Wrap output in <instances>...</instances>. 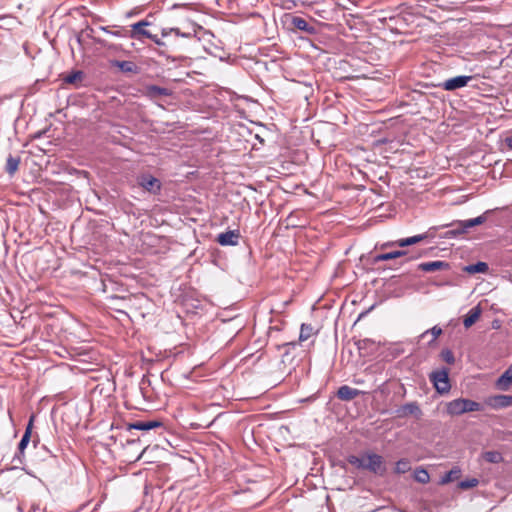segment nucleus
I'll list each match as a JSON object with an SVG mask.
<instances>
[{
    "instance_id": "obj_15",
    "label": "nucleus",
    "mask_w": 512,
    "mask_h": 512,
    "mask_svg": "<svg viewBox=\"0 0 512 512\" xmlns=\"http://www.w3.org/2000/svg\"><path fill=\"white\" fill-rule=\"evenodd\" d=\"M163 423L158 420L136 421L128 425V429H136L141 431H149L155 428H162Z\"/></svg>"
},
{
    "instance_id": "obj_7",
    "label": "nucleus",
    "mask_w": 512,
    "mask_h": 512,
    "mask_svg": "<svg viewBox=\"0 0 512 512\" xmlns=\"http://www.w3.org/2000/svg\"><path fill=\"white\" fill-rule=\"evenodd\" d=\"M32 425H33V417L30 418L28 425L25 429V432L18 444V453L15 455L13 461L18 462V464H23V453L25 448L27 447L32 433Z\"/></svg>"
},
{
    "instance_id": "obj_34",
    "label": "nucleus",
    "mask_w": 512,
    "mask_h": 512,
    "mask_svg": "<svg viewBox=\"0 0 512 512\" xmlns=\"http://www.w3.org/2000/svg\"><path fill=\"white\" fill-rule=\"evenodd\" d=\"M479 481L476 478L466 479L459 483L461 489H470L478 485Z\"/></svg>"
},
{
    "instance_id": "obj_40",
    "label": "nucleus",
    "mask_w": 512,
    "mask_h": 512,
    "mask_svg": "<svg viewBox=\"0 0 512 512\" xmlns=\"http://www.w3.org/2000/svg\"><path fill=\"white\" fill-rule=\"evenodd\" d=\"M354 383H355V384H362V383H363V380L355 379V380H354Z\"/></svg>"
},
{
    "instance_id": "obj_8",
    "label": "nucleus",
    "mask_w": 512,
    "mask_h": 512,
    "mask_svg": "<svg viewBox=\"0 0 512 512\" xmlns=\"http://www.w3.org/2000/svg\"><path fill=\"white\" fill-rule=\"evenodd\" d=\"M396 417L405 418L409 415H414L420 418L422 415L421 409L417 402L406 403L395 410Z\"/></svg>"
},
{
    "instance_id": "obj_26",
    "label": "nucleus",
    "mask_w": 512,
    "mask_h": 512,
    "mask_svg": "<svg viewBox=\"0 0 512 512\" xmlns=\"http://www.w3.org/2000/svg\"><path fill=\"white\" fill-rule=\"evenodd\" d=\"M171 33H174L176 36H180L183 38H191L193 37V33L191 32H181L179 28H163L161 30L162 37H167Z\"/></svg>"
},
{
    "instance_id": "obj_31",
    "label": "nucleus",
    "mask_w": 512,
    "mask_h": 512,
    "mask_svg": "<svg viewBox=\"0 0 512 512\" xmlns=\"http://www.w3.org/2000/svg\"><path fill=\"white\" fill-rule=\"evenodd\" d=\"M441 333H442V329L440 327H438V326H434L431 329L426 330L425 332H423L420 335V338L423 339L428 334H431L432 335V339L430 340V342H434L441 335Z\"/></svg>"
},
{
    "instance_id": "obj_12",
    "label": "nucleus",
    "mask_w": 512,
    "mask_h": 512,
    "mask_svg": "<svg viewBox=\"0 0 512 512\" xmlns=\"http://www.w3.org/2000/svg\"><path fill=\"white\" fill-rule=\"evenodd\" d=\"M171 94L172 92L168 88L157 85H147L144 89V95L151 100H155L162 96H170Z\"/></svg>"
},
{
    "instance_id": "obj_28",
    "label": "nucleus",
    "mask_w": 512,
    "mask_h": 512,
    "mask_svg": "<svg viewBox=\"0 0 512 512\" xmlns=\"http://www.w3.org/2000/svg\"><path fill=\"white\" fill-rule=\"evenodd\" d=\"M483 458L489 463H499L503 459L501 453L498 451H487L483 453Z\"/></svg>"
},
{
    "instance_id": "obj_4",
    "label": "nucleus",
    "mask_w": 512,
    "mask_h": 512,
    "mask_svg": "<svg viewBox=\"0 0 512 512\" xmlns=\"http://www.w3.org/2000/svg\"><path fill=\"white\" fill-rule=\"evenodd\" d=\"M137 183L144 190L154 195L159 194L162 188L160 180L150 174H142L138 176Z\"/></svg>"
},
{
    "instance_id": "obj_29",
    "label": "nucleus",
    "mask_w": 512,
    "mask_h": 512,
    "mask_svg": "<svg viewBox=\"0 0 512 512\" xmlns=\"http://www.w3.org/2000/svg\"><path fill=\"white\" fill-rule=\"evenodd\" d=\"M348 462L358 469H365L366 455H363L361 457L351 455L348 457Z\"/></svg>"
},
{
    "instance_id": "obj_38",
    "label": "nucleus",
    "mask_w": 512,
    "mask_h": 512,
    "mask_svg": "<svg viewBox=\"0 0 512 512\" xmlns=\"http://www.w3.org/2000/svg\"><path fill=\"white\" fill-rule=\"evenodd\" d=\"M103 31L107 32V33H110L112 35H115V36H119V31H116V32H111V31H108L105 27H102L101 28Z\"/></svg>"
},
{
    "instance_id": "obj_22",
    "label": "nucleus",
    "mask_w": 512,
    "mask_h": 512,
    "mask_svg": "<svg viewBox=\"0 0 512 512\" xmlns=\"http://www.w3.org/2000/svg\"><path fill=\"white\" fill-rule=\"evenodd\" d=\"M19 164H20L19 157H14L12 155H9L7 158V161H6V167H5L6 172L10 176H13L16 173V171L18 170Z\"/></svg>"
},
{
    "instance_id": "obj_1",
    "label": "nucleus",
    "mask_w": 512,
    "mask_h": 512,
    "mask_svg": "<svg viewBox=\"0 0 512 512\" xmlns=\"http://www.w3.org/2000/svg\"><path fill=\"white\" fill-rule=\"evenodd\" d=\"M480 410H482V405L479 402L465 398L454 399L446 404V411L451 416Z\"/></svg>"
},
{
    "instance_id": "obj_2",
    "label": "nucleus",
    "mask_w": 512,
    "mask_h": 512,
    "mask_svg": "<svg viewBox=\"0 0 512 512\" xmlns=\"http://www.w3.org/2000/svg\"><path fill=\"white\" fill-rule=\"evenodd\" d=\"M430 380L438 393L445 394L449 392L451 385L447 370L443 369L432 372L430 374Z\"/></svg>"
},
{
    "instance_id": "obj_20",
    "label": "nucleus",
    "mask_w": 512,
    "mask_h": 512,
    "mask_svg": "<svg viewBox=\"0 0 512 512\" xmlns=\"http://www.w3.org/2000/svg\"><path fill=\"white\" fill-rule=\"evenodd\" d=\"M114 65L124 73L136 74L139 71L138 66L132 61H116Z\"/></svg>"
},
{
    "instance_id": "obj_13",
    "label": "nucleus",
    "mask_w": 512,
    "mask_h": 512,
    "mask_svg": "<svg viewBox=\"0 0 512 512\" xmlns=\"http://www.w3.org/2000/svg\"><path fill=\"white\" fill-rule=\"evenodd\" d=\"M450 265L446 261L436 260L430 262H423L418 265V269L424 272H435L438 270H447Z\"/></svg>"
},
{
    "instance_id": "obj_39",
    "label": "nucleus",
    "mask_w": 512,
    "mask_h": 512,
    "mask_svg": "<svg viewBox=\"0 0 512 512\" xmlns=\"http://www.w3.org/2000/svg\"><path fill=\"white\" fill-rule=\"evenodd\" d=\"M95 41L101 45H105L104 41L98 38H95Z\"/></svg>"
},
{
    "instance_id": "obj_11",
    "label": "nucleus",
    "mask_w": 512,
    "mask_h": 512,
    "mask_svg": "<svg viewBox=\"0 0 512 512\" xmlns=\"http://www.w3.org/2000/svg\"><path fill=\"white\" fill-rule=\"evenodd\" d=\"M487 404L494 409H502L512 406L511 395H495L487 399Z\"/></svg>"
},
{
    "instance_id": "obj_32",
    "label": "nucleus",
    "mask_w": 512,
    "mask_h": 512,
    "mask_svg": "<svg viewBox=\"0 0 512 512\" xmlns=\"http://www.w3.org/2000/svg\"><path fill=\"white\" fill-rule=\"evenodd\" d=\"M83 79V72L82 71H75L69 75H67L64 79L65 83L68 84H76L78 81H81Z\"/></svg>"
},
{
    "instance_id": "obj_30",
    "label": "nucleus",
    "mask_w": 512,
    "mask_h": 512,
    "mask_svg": "<svg viewBox=\"0 0 512 512\" xmlns=\"http://www.w3.org/2000/svg\"><path fill=\"white\" fill-rule=\"evenodd\" d=\"M410 462L407 459H400L396 462L395 472L397 474H404L410 470Z\"/></svg>"
},
{
    "instance_id": "obj_35",
    "label": "nucleus",
    "mask_w": 512,
    "mask_h": 512,
    "mask_svg": "<svg viewBox=\"0 0 512 512\" xmlns=\"http://www.w3.org/2000/svg\"><path fill=\"white\" fill-rule=\"evenodd\" d=\"M442 358L448 364H453L455 362V358H454L452 351H450L448 349L442 351Z\"/></svg>"
},
{
    "instance_id": "obj_27",
    "label": "nucleus",
    "mask_w": 512,
    "mask_h": 512,
    "mask_svg": "<svg viewBox=\"0 0 512 512\" xmlns=\"http://www.w3.org/2000/svg\"><path fill=\"white\" fill-rule=\"evenodd\" d=\"M461 470L458 467L452 468L440 480L441 484H447L456 480L460 476Z\"/></svg>"
},
{
    "instance_id": "obj_41",
    "label": "nucleus",
    "mask_w": 512,
    "mask_h": 512,
    "mask_svg": "<svg viewBox=\"0 0 512 512\" xmlns=\"http://www.w3.org/2000/svg\"><path fill=\"white\" fill-rule=\"evenodd\" d=\"M400 353H401V351H400V350H395L394 355H395V356H397V355H399Z\"/></svg>"
},
{
    "instance_id": "obj_6",
    "label": "nucleus",
    "mask_w": 512,
    "mask_h": 512,
    "mask_svg": "<svg viewBox=\"0 0 512 512\" xmlns=\"http://www.w3.org/2000/svg\"><path fill=\"white\" fill-rule=\"evenodd\" d=\"M365 469L375 474L383 475L385 472V466L383 465L382 456L375 453L366 454Z\"/></svg>"
},
{
    "instance_id": "obj_23",
    "label": "nucleus",
    "mask_w": 512,
    "mask_h": 512,
    "mask_svg": "<svg viewBox=\"0 0 512 512\" xmlns=\"http://www.w3.org/2000/svg\"><path fill=\"white\" fill-rule=\"evenodd\" d=\"M425 238H426V235L419 234V235H415V236H412V237L400 239V240L396 241L394 243V245H397L399 247H405V246H409V245H413V244L419 243V242H421Z\"/></svg>"
},
{
    "instance_id": "obj_3",
    "label": "nucleus",
    "mask_w": 512,
    "mask_h": 512,
    "mask_svg": "<svg viewBox=\"0 0 512 512\" xmlns=\"http://www.w3.org/2000/svg\"><path fill=\"white\" fill-rule=\"evenodd\" d=\"M284 20L285 23L290 24L292 28L303 31L308 35H315L317 32L316 28L308 24V22L302 17L287 13L284 15Z\"/></svg>"
},
{
    "instance_id": "obj_14",
    "label": "nucleus",
    "mask_w": 512,
    "mask_h": 512,
    "mask_svg": "<svg viewBox=\"0 0 512 512\" xmlns=\"http://www.w3.org/2000/svg\"><path fill=\"white\" fill-rule=\"evenodd\" d=\"M512 385V364L496 380L495 386L501 391H508Z\"/></svg>"
},
{
    "instance_id": "obj_24",
    "label": "nucleus",
    "mask_w": 512,
    "mask_h": 512,
    "mask_svg": "<svg viewBox=\"0 0 512 512\" xmlns=\"http://www.w3.org/2000/svg\"><path fill=\"white\" fill-rule=\"evenodd\" d=\"M445 227H452V229L448 230L446 233H445V237L446 238H453V237H456L460 234H464L466 233V231H462L461 230V225H460V220L459 221H455L451 224H448V225H445Z\"/></svg>"
},
{
    "instance_id": "obj_17",
    "label": "nucleus",
    "mask_w": 512,
    "mask_h": 512,
    "mask_svg": "<svg viewBox=\"0 0 512 512\" xmlns=\"http://www.w3.org/2000/svg\"><path fill=\"white\" fill-rule=\"evenodd\" d=\"M406 252L403 251V250H397V251H392V252H388V253H382V254H378L375 256V262H382V261H387V260H391V259H396V258H404V262H408L411 258L410 257H406Z\"/></svg>"
},
{
    "instance_id": "obj_21",
    "label": "nucleus",
    "mask_w": 512,
    "mask_h": 512,
    "mask_svg": "<svg viewBox=\"0 0 512 512\" xmlns=\"http://www.w3.org/2000/svg\"><path fill=\"white\" fill-rule=\"evenodd\" d=\"M489 267L488 264L485 262H477L476 264L467 265L463 268V271L469 273V274H475V273H486L488 271Z\"/></svg>"
},
{
    "instance_id": "obj_16",
    "label": "nucleus",
    "mask_w": 512,
    "mask_h": 512,
    "mask_svg": "<svg viewBox=\"0 0 512 512\" xmlns=\"http://www.w3.org/2000/svg\"><path fill=\"white\" fill-rule=\"evenodd\" d=\"M362 393L363 392L358 389L351 388L348 385H343L337 390L336 396L342 401H351Z\"/></svg>"
},
{
    "instance_id": "obj_37",
    "label": "nucleus",
    "mask_w": 512,
    "mask_h": 512,
    "mask_svg": "<svg viewBox=\"0 0 512 512\" xmlns=\"http://www.w3.org/2000/svg\"><path fill=\"white\" fill-rule=\"evenodd\" d=\"M505 145L512 150V136H509L505 139Z\"/></svg>"
},
{
    "instance_id": "obj_33",
    "label": "nucleus",
    "mask_w": 512,
    "mask_h": 512,
    "mask_svg": "<svg viewBox=\"0 0 512 512\" xmlns=\"http://www.w3.org/2000/svg\"><path fill=\"white\" fill-rule=\"evenodd\" d=\"M415 480L419 483L426 484L430 480V476L425 469H418L415 472Z\"/></svg>"
},
{
    "instance_id": "obj_9",
    "label": "nucleus",
    "mask_w": 512,
    "mask_h": 512,
    "mask_svg": "<svg viewBox=\"0 0 512 512\" xmlns=\"http://www.w3.org/2000/svg\"><path fill=\"white\" fill-rule=\"evenodd\" d=\"M241 235L238 230H228L217 236V242L221 246H236L239 243Z\"/></svg>"
},
{
    "instance_id": "obj_10",
    "label": "nucleus",
    "mask_w": 512,
    "mask_h": 512,
    "mask_svg": "<svg viewBox=\"0 0 512 512\" xmlns=\"http://www.w3.org/2000/svg\"><path fill=\"white\" fill-rule=\"evenodd\" d=\"M150 23L148 21L142 20L137 23L131 25L130 37L132 39L140 40L142 37L149 38L151 37V33L146 30V27L149 26Z\"/></svg>"
},
{
    "instance_id": "obj_36",
    "label": "nucleus",
    "mask_w": 512,
    "mask_h": 512,
    "mask_svg": "<svg viewBox=\"0 0 512 512\" xmlns=\"http://www.w3.org/2000/svg\"><path fill=\"white\" fill-rule=\"evenodd\" d=\"M148 39H151L158 46H165V42L162 41L157 35L151 34V37Z\"/></svg>"
},
{
    "instance_id": "obj_19",
    "label": "nucleus",
    "mask_w": 512,
    "mask_h": 512,
    "mask_svg": "<svg viewBox=\"0 0 512 512\" xmlns=\"http://www.w3.org/2000/svg\"><path fill=\"white\" fill-rule=\"evenodd\" d=\"M487 220L485 214L468 220H460L461 230L466 231L470 228L483 224Z\"/></svg>"
},
{
    "instance_id": "obj_25",
    "label": "nucleus",
    "mask_w": 512,
    "mask_h": 512,
    "mask_svg": "<svg viewBox=\"0 0 512 512\" xmlns=\"http://www.w3.org/2000/svg\"><path fill=\"white\" fill-rule=\"evenodd\" d=\"M314 333L315 331L311 324L303 323L300 328L299 341L304 342L308 340Z\"/></svg>"
},
{
    "instance_id": "obj_5",
    "label": "nucleus",
    "mask_w": 512,
    "mask_h": 512,
    "mask_svg": "<svg viewBox=\"0 0 512 512\" xmlns=\"http://www.w3.org/2000/svg\"><path fill=\"white\" fill-rule=\"evenodd\" d=\"M472 79L473 76L459 75L443 81L439 87L446 91H454L467 86Z\"/></svg>"
},
{
    "instance_id": "obj_18",
    "label": "nucleus",
    "mask_w": 512,
    "mask_h": 512,
    "mask_svg": "<svg viewBox=\"0 0 512 512\" xmlns=\"http://www.w3.org/2000/svg\"><path fill=\"white\" fill-rule=\"evenodd\" d=\"M482 313V309L479 305L471 308L468 313L465 315L463 320V325L465 328H470L476 321L480 318Z\"/></svg>"
}]
</instances>
